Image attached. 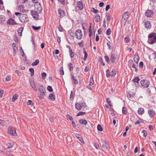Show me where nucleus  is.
Instances as JSON below:
<instances>
[{"mask_svg": "<svg viewBox=\"0 0 156 156\" xmlns=\"http://www.w3.org/2000/svg\"><path fill=\"white\" fill-rule=\"evenodd\" d=\"M15 15L18 16V17L20 22H25V21H27L28 16L26 14L16 12L15 13Z\"/></svg>", "mask_w": 156, "mask_h": 156, "instance_id": "1", "label": "nucleus"}, {"mask_svg": "<svg viewBox=\"0 0 156 156\" xmlns=\"http://www.w3.org/2000/svg\"><path fill=\"white\" fill-rule=\"evenodd\" d=\"M148 38V42L150 44H153L156 42V34L153 33L149 34Z\"/></svg>", "mask_w": 156, "mask_h": 156, "instance_id": "2", "label": "nucleus"}, {"mask_svg": "<svg viewBox=\"0 0 156 156\" xmlns=\"http://www.w3.org/2000/svg\"><path fill=\"white\" fill-rule=\"evenodd\" d=\"M39 90L40 92V94L39 95V97L40 98L42 99L44 98L45 94V90L44 88L42 85L40 86L39 87Z\"/></svg>", "mask_w": 156, "mask_h": 156, "instance_id": "3", "label": "nucleus"}, {"mask_svg": "<svg viewBox=\"0 0 156 156\" xmlns=\"http://www.w3.org/2000/svg\"><path fill=\"white\" fill-rule=\"evenodd\" d=\"M141 86L144 88H147L150 85V82L147 80H142L140 81Z\"/></svg>", "mask_w": 156, "mask_h": 156, "instance_id": "4", "label": "nucleus"}, {"mask_svg": "<svg viewBox=\"0 0 156 156\" xmlns=\"http://www.w3.org/2000/svg\"><path fill=\"white\" fill-rule=\"evenodd\" d=\"M32 2L34 3H35L34 7L39 12H41L42 11V7L41 5V4L39 2H36V0H32Z\"/></svg>", "mask_w": 156, "mask_h": 156, "instance_id": "5", "label": "nucleus"}, {"mask_svg": "<svg viewBox=\"0 0 156 156\" xmlns=\"http://www.w3.org/2000/svg\"><path fill=\"white\" fill-rule=\"evenodd\" d=\"M101 141L103 143L102 145L103 148L105 150H108L109 148V144L107 142L105 139H101Z\"/></svg>", "mask_w": 156, "mask_h": 156, "instance_id": "6", "label": "nucleus"}, {"mask_svg": "<svg viewBox=\"0 0 156 156\" xmlns=\"http://www.w3.org/2000/svg\"><path fill=\"white\" fill-rule=\"evenodd\" d=\"M76 37L78 39H80L82 37V33L80 30H77L75 32Z\"/></svg>", "mask_w": 156, "mask_h": 156, "instance_id": "7", "label": "nucleus"}, {"mask_svg": "<svg viewBox=\"0 0 156 156\" xmlns=\"http://www.w3.org/2000/svg\"><path fill=\"white\" fill-rule=\"evenodd\" d=\"M154 12L152 10H147L145 12V15L149 17H150L152 16L153 15Z\"/></svg>", "mask_w": 156, "mask_h": 156, "instance_id": "8", "label": "nucleus"}, {"mask_svg": "<svg viewBox=\"0 0 156 156\" xmlns=\"http://www.w3.org/2000/svg\"><path fill=\"white\" fill-rule=\"evenodd\" d=\"M30 13L34 18L35 19H38L39 17V15L38 12L37 11L31 10Z\"/></svg>", "mask_w": 156, "mask_h": 156, "instance_id": "9", "label": "nucleus"}, {"mask_svg": "<svg viewBox=\"0 0 156 156\" xmlns=\"http://www.w3.org/2000/svg\"><path fill=\"white\" fill-rule=\"evenodd\" d=\"M8 133L12 136H15L16 135V131L12 130L11 128L10 127H8Z\"/></svg>", "mask_w": 156, "mask_h": 156, "instance_id": "10", "label": "nucleus"}, {"mask_svg": "<svg viewBox=\"0 0 156 156\" xmlns=\"http://www.w3.org/2000/svg\"><path fill=\"white\" fill-rule=\"evenodd\" d=\"M7 23L11 25L18 24V23H16L15 21L12 19H9L7 21Z\"/></svg>", "mask_w": 156, "mask_h": 156, "instance_id": "11", "label": "nucleus"}, {"mask_svg": "<svg viewBox=\"0 0 156 156\" xmlns=\"http://www.w3.org/2000/svg\"><path fill=\"white\" fill-rule=\"evenodd\" d=\"M148 113L151 117L152 118L154 117L155 112L153 109H150L148 111Z\"/></svg>", "mask_w": 156, "mask_h": 156, "instance_id": "12", "label": "nucleus"}, {"mask_svg": "<svg viewBox=\"0 0 156 156\" xmlns=\"http://www.w3.org/2000/svg\"><path fill=\"white\" fill-rule=\"evenodd\" d=\"M76 108L78 110H80L82 108L83 106V104L80 103H76L75 104Z\"/></svg>", "mask_w": 156, "mask_h": 156, "instance_id": "13", "label": "nucleus"}, {"mask_svg": "<svg viewBox=\"0 0 156 156\" xmlns=\"http://www.w3.org/2000/svg\"><path fill=\"white\" fill-rule=\"evenodd\" d=\"M129 15V12L128 11L124 12L122 16V19H123L124 20H126L128 18Z\"/></svg>", "mask_w": 156, "mask_h": 156, "instance_id": "14", "label": "nucleus"}, {"mask_svg": "<svg viewBox=\"0 0 156 156\" xmlns=\"http://www.w3.org/2000/svg\"><path fill=\"white\" fill-rule=\"evenodd\" d=\"M77 7L80 10H81L83 9V7L82 2L81 1H79L77 2Z\"/></svg>", "mask_w": 156, "mask_h": 156, "instance_id": "15", "label": "nucleus"}, {"mask_svg": "<svg viewBox=\"0 0 156 156\" xmlns=\"http://www.w3.org/2000/svg\"><path fill=\"white\" fill-rule=\"evenodd\" d=\"M12 46L14 50L13 52V55L14 56H15L16 54V52L18 51V47L16 46V44L15 43H13L12 44Z\"/></svg>", "mask_w": 156, "mask_h": 156, "instance_id": "16", "label": "nucleus"}, {"mask_svg": "<svg viewBox=\"0 0 156 156\" xmlns=\"http://www.w3.org/2000/svg\"><path fill=\"white\" fill-rule=\"evenodd\" d=\"M145 27L147 29H150L151 28V25L150 22L149 21H147L145 22Z\"/></svg>", "mask_w": 156, "mask_h": 156, "instance_id": "17", "label": "nucleus"}, {"mask_svg": "<svg viewBox=\"0 0 156 156\" xmlns=\"http://www.w3.org/2000/svg\"><path fill=\"white\" fill-rule=\"evenodd\" d=\"M139 57L138 54L136 53L134 56L133 59L134 62L137 64L139 62Z\"/></svg>", "mask_w": 156, "mask_h": 156, "instance_id": "18", "label": "nucleus"}, {"mask_svg": "<svg viewBox=\"0 0 156 156\" xmlns=\"http://www.w3.org/2000/svg\"><path fill=\"white\" fill-rule=\"evenodd\" d=\"M58 54V50L56 49L53 52V55L55 57V59H57L58 58V56L57 54Z\"/></svg>", "mask_w": 156, "mask_h": 156, "instance_id": "19", "label": "nucleus"}, {"mask_svg": "<svg viewBox=\"0 0 156 156\" xmlns=\"http://www.w3.org/2000/svg\"><path fill=\"white\" fill-rule=\"evenodd\" d=\"M91 26L90 25L89 29V37L91 38H94L95 37V34H93L92 31L91 30Z\"/></svg>", "mask_w": 156, "mask_h": 156, "instance_id": "20", "label": "nucleus"}, {"mask_svg": "<svg viewBox=\"0 0 156 156\" xmlns=\"http://www.w3.org/2000/svg\"><path fill=\"white\" fill-rule=\"evenodd\" d=\"M68 48L69 49V53L70 57L71 58H73L74 56V53L73 52L70 47V46H69Z\"/></svg>", "mask_w": 156, "mask_h": 156, "instance_id": "21", "label": "nucleus"}, {"mask_svg": "<svg viewBox=\"0 0 156 156\" xmlns=\"http://www.w3.org/2000/svg\"><path fill=\"white\" fill-rule=\"evenodd\" d=\"M71 76L72 78V80L74 81V84H77L78 83V82L77 79L74 76L73 74H71Z\"/></svg>", "mask_w": 156, "mask_h": 156, "instance_id": "22", "label": "nucleus"}, {"mask_svg": "<svg viewBox=\"0 0 156 156\" xmlns=\"http://www.w3.org/2000/svg\"><path fill=\"white\" fill-rule=\"evenodd\" d=\"M79 122L81 124L86 125L87 124V121L85 119H81L79 120Z\"/></svg>", "mask_w": 156, "mask_h": 156, "instance_id": "23", "label": "nucleus"}, {"mask_svg": "<svg viewBox=\"0 0 156 156\" xmlns=\"http://www.w3.org/2000/svg\"><path fill=\"white\" fill-rule=\"evenodd\" d=\"M65 12L62 10H59V16L61 18L65 16Z\"/></svg>", "mask_w": 156, "mask_h": 156, "instance_id": "24", "label": "nucleus"}, {"mask_svg": "<svg viewBox=\"0 0 156 156\" xmlns=\"http://www.w3.org/2000/svg\"><path fill=\"white\" fill-rule=\"evenodd\" d=\"M100 20V15L98 14H96L95 15V17L94 18V21L96 22H98Z\"/></svg>", "mask_w": 156, "mask_h": 156, "instance_id": "25", "label": "nucleus"}, {"mask_svg": "<svg viewBox=\"0 0 156 156\" xmlns=\"http://www.w3.org/2000/svg\"><path fill=\"white\" fill-rule=\"evenodd\" d=\"M115 54H112L111 55L110 57V59L111 61H112V63H114L115 61Z\"/></svg>", "mask_w": 156, "mask_h": 156, "instance_id": "26", "label": "nucleus"}, {"mask_svg": "<svg viewBox=\"0 0 156 156\" xmlns=\"http://www.w3.org/2000/svg\"><path fill=\"white\" fill-rule=\"evenodd\" d=\"M144 108H139L138 110V114L141 115L144 114Z\"/></svg>", "mask_w": 156, "mask_h": 156, "instance_id": "27", "label": "nucleus"}, {"mask_svg": "<svg viewBox=\"0 0 156 156\" xmlns=\"http://www.w3.org/2000/svg\"><path fill=\"white\" fill-rule=\"evenodd\" d=\"M48 98L52 101H54L55 100V95L52 94H49Z\"/></svg>", "mask_w": 156, "mask_h": 156, "instance_id": "28", "label": "nucleus"}, {"mask_svg": "<svg viewBox=\"0 0 156 156\" xmlns=\"http://www.w3.org/2000/svg\"><path fill=\"white\" fill-rule=\"evenodd\" d=\"M5 20V16L2 15H0V23H3Z\"/></svg>", "mask_w": 156, "mask_h": 156, "instance_id": "29", "label": "nucleus"}, {"mask_svg": "<svg viewBox=\"0 0 156 156\" xmlns=\"http://www.w3.org/2000/svg\"><path fill=\"white\" fill-rule=\"evenodd\" d=\"M75 136L77 137V138L80 140L81 142L83 140V139L81 137V135L78 133H76L75 134Z\"/></svg>", "mask_w": 156, "mask_h": 156, "instance_id": "30", "label": "nucleus"}, {"mask_svg": "<svg viewBox=\"0 0 156 156\" xmlns=\"http://www.w3.org/2000/svg\"><path fill=\"white\" fill-rule=\"evenodd\" d=\"M93 80H90V82L88 86L87 87L89 89H91L92 87H93Z\"/></svg>", "mask_w": 156, "mask_h": 156, "instance_id": "31", "label": "nucleus"}, {"mask_svg": "<svg viewBox=\"0 0 156 156\" xmlns=\"http://www.w3.org/2000/svg\"><path fill=\"white\" fill-rule=\"evenodd\" d=\"M23 30V28L21 27L18 30V32L19 36H21L22 34V32Z\"/></svg>", "mask_w": 156, "mask_h": 156, "instance_id": "32", "label": "nucleus"}, {"mask_svg": "<svg viewBox=\"0 0 156 156\" xmlns=\"http://www.w3.org/2000/svg\"><path fill=\"white\" fill-rule=\"evenodd\" d=\"M68 66L69 67V69L70 71H72L73 69V65L72 63H69L68 64Z\"/></svg>", "mask_w": 156, "mask_h": 156, "instance_id": "33", "label": "nucleus"}, {"mask_svg": "<svg viewBox=\"0 0 156 156\" xmlns=\"http://www.w3.org/2000/svg\"><path fill=\"white\" fill-rule=\"evenodd\" d=\"M140 80V79L139 78V77H135L134 79L133 80V81L134 83H138L139 81Z\"/></svg>", "mask_w": 156, "mask_h": 156, "instance_id": "34", "label": "nucleus"}, {"mask_svg": "<svg viewBox=\"0 0 156 156\" xmlns=\"http://www.w3.org/2000/svg\"><path fill=\"white\" fill-rule=\"evenodd\" d=\"M122 113L125 115H126L127 113V108L126 107H124L122 109Z\"/></svg>", "mask_w": 156, "mask_h": 156, "instance_id": "35", "label": "nucleus"}, {"mask_svg": "<svg viewBox=\"0 0 156 156\" xmlns=\"http://www.w3.org/2000/svg\"><path fill=\"white\" fill-rule=\"evenodd\" d=\"M39 62V60L38 59H37L34 62L32 63V65L33 66H36L38 64Z\"/></svg>", "mask_w": 156, "mask_h": 156, "instance_id": "36", "label": "nucleus"}, {"mask_svg": "<svg viewBox=\"0 0 156 156\" xmlns=\"http://www.w3.org/2000/svg\"><path fill=\"white\" fill-rule=\"evenodd\" d=\"M18 97V95L17 94H15L13 96V98L12 99V101H14L16 100V99H17Z\"/></svg>", "mask_w": 156, "mask_h": 156, "instance_id": "37", "label": "nucleus"}, {"mask_svg": "<svg viewBox=\"0 0 156 156\" xmlns=\"http://www.w3.org/2000/svg\"><path fill=\"white\" fill-rule=\"evenodd\" d=\"M97 129H98V131H100V132H102L103 131V128H102V126L100 124H98V126H97Z\"/></svg>", "mask_w": 156, "mask_h": 156, "instance_id": "38", "label": "nucleus"}, {"mask_svg": "<svg viewBox=\"0 0 156 156\" xmlns=\"http://www.w3.org/2000/svg\"><path fill=\"white\" fill-rule=\"evenodd\" d=\"M29 71L30 72V76H33L34 74V69L33 68H30L29 69Z\"/></svg>", "mask_w": 156, "mask_h": 156, "instance_id": "39", "label": "nucleus"}, {"mask_svg": "<svg viewBox=\"0 0 156 156\" xmlns=\"http://www.w3.org/2000/svg\"><path fill=\"white\" fill-rule=\"evenodd\" d=\"M41 76L42 79L43 80L45 79V77L46 76V74L45 72L42 73L41 74Z\"/></svg>", "mask_w": 156, "mask_h": 156, "instance_id": "40", "label": "nucleus"}, {"mask_svg": "<svg viewBox=\"0 0 156 156\" xmlns=\"http://www.w3.org/2000/svg\"><path fill=\"white\" fill-rule=\"evenodd\" d=\"M116 74V72L115 69H113L110 73V75L111 76H114Z\"/></svg>", "mask_w": 156, "mask_h": 156, "instance_id": "41", "label": "nucleus"}, {"mask_svg": "<svg viewBox=\"0 0 156 156\" xmlns=\"http://www.w3.org/2000/svg\"><path fill=\"white\" fill-rule=\"evenodd\" d=\"M7 147L8 148H10L12 147L13 144L10 143H8L7 144Z\"/></svg>", "mask_w": 156, "mask_h": 156, "instance_id": "42", "label": "nucleus"}, {"mask_svg": "<svg viewBox=\"0 0 156 156\" xmlns=\"http://www.w3.org/2000/svg\"><path fill=\"white\" fill-rule=\"evenodd\" d=\"M142 133L143 134L144 136L146 137L147 135V132L146 130H143L142 132Z\"/></svg>", "mask_w": 156, "mask_h": 156, "instance_id": "43", "label": "nucleus"}, {"mask_svg": "<svg viewBox=\"0 0 156 156\" xmlns=\"http://www.w3.org/2000/svg\"><path fill=\"white\" fill-rule=\"evenodd\" d=\"M47 89L49 92H52L53 91V89L50 86H48L47 87Z\"/></svg>", "mask_w": 156, "mask_h": 156, "instance_id": "44", "label": "nucleus"}, {"mask_svg": "<svg viewBox=\"0 0 156 156\" xmlns=\"http://www.w3.org/2000/svg\"><path fill=\"white\" fill-rule=\"evenodd\" d=\"M85 114V112H80L78 113L76 115V116H78L80 115H82Z\"/></svg>", "mask_w": 156, "mask_h": 156, "instance_id": "45", "label": "nucleus"}, {"mask_svg": "<svg viewBox=\"0 0 156 156\" xmlns=\"http://www.w3.org/2000/svg\"><path fill=\"white\" fill-rule=\"evenodd\" d=\"M84 57L83 58V60L84 61H85L87 58L88 55H87V53L85 51H84Z\"/></svg>", "mask_w": 156, "mask_h": 156, "instance_id": "46", "label": "nucleus"}, {"mask_svg": "<svg viewBox=\"0 0 156 156\" xmlns=\"http://www.w3.org/2000/svg\"><path fill=\"white\" fill-rule=\"evenodd\" d=\"M109 69H107L106 70V76L107 77H109L110 76H111V75H110V73H109Z\"/></svg>", "mask_w": 156, "mask_h": 156, "instance_id": "47", "label": "nucleus"}, {"mask_svg": "<svg viewBox=\"0 0 156 156\" xmlns=\"http://www.w3.org/2000/svg\"><path fill=\"white\" fill-rule=\"evenodd\" d=\"M32 27L35 30H37L39 29L40 28V26H38L37 27H36L34 26H32Z\"/></svg>", "mask_w": 156, "mask_h": 156, "instance_id": "48", "label": "nucleus"}, {"mask_svg": "<svg viewBox=\"0 0 156 156\" xmlns=\"http://www.w3.org/2000/svg\"><path fill=\"white\" fill-rule=\"evenodd\" d=\"M91 11L95 13H97L98 12V10L97 9H95L94 8H92L91 9Z\"/></svg>", "mask_w": 156, "mask_h": 156, "instance_id": "49", "label": "nucleus"}, {"mask_svg": "<svg viewBox=\"0 0 156 156\" xmlns=\"http://www.w3.org/2000/svg\"><path fill=\"white\" fill-rule=\"evenodd\" d=\"M129 38L128 37H126L124 39L125 42L126 43H127L129 41Z\"/></svg>", "mask_w": 156, "mask_h": 156, "instance_id": "50", "label": "nucleus"}, {"mask_svg": "<svg viewBox=\"0 0 156 156\" xmlns=\"http://www.w3.org/2000/svg\"><path fill=\"white\" fill-rule=\"evenodd\" d=\"M94 146L97 149H98L99 147V145L96 142L94 143Z\"/></svg>", "mask_w": 156, "mask_h": 156, "instance_id": "51", "label": "nucleus"}, {"mask_svg": "<svg viewBox=\"0 0 156 156\" xmlns=\"http://www.w3.org/2000/svg\"><path fill=\"white\" fill-rule=\"evenodd\" d=\"M111 33V30L110 28L108 29L106 31V34L107 35H109Z\"/></svg>", "mask_w": 156, "mask_h": 156, "instance_id": "52", "label": "nucleus"}, {"mask_svg": "<svg viewBox=\"0 0 156 156\" xmlns=\"http://www.w3.org/2000/svg\"><path fill=\"white\" fill-rule=\"evenodd\" d=\"M60 74L61 75H63L64 74V72L62 67H61L60 69Z\"/></svg>", "mask_w": 156, "mask_h": 156, "instance_id": "53", "label": "nucleus"}, {"mask_svg": "<svg viewBox=\"0 0 156 156\" xmlns=\"http://www.w3.org/2000/svg\"><path fill=\"white\" fill-rule=\"evenodd\" d=\"M6 154L8 156H12V154H11L10 151H7L6 152Z\"/></svg>", "mask_w": 156, "mask_h": 156, "instance_id": "54", "label": "nucleus"}, {"mask_svg": "<svg viewBox=\"0 0 156 156\" xmlns=\"http://www.w3.org/2000/svg\"><path fill=\"white\" fill-rule=\"evenodd\" d=\"M107 101L108 103V104L110 106L112 107V104L111 103V101H110V99L109 98H107Z\"/></svg>", "mask_w": 156, "mask_h": 156, "instance_id": "55", "label": "nucleus"}, {"mask_svg": "<svg viewBox=\"0 0 156 156\" xmlns=\"http://www.w3.org/2000/svg\"><path fill=\"white\" fill-rule=\"evenodd\" d=\"M73 91H71V94L70 95V100H73Z\"/></svg>", "mask_w": 156, "mask_h": 156, "instance_id": "56", "label": "nucleus"}, {"mask_svg": "<svg viewBox=\"0 0 156 156\" xmlns=\"http://www.w3.org/2000/svg\"><path fill=\"white\" fill-rule=\"evenodd\" d=\"M23 6L22 5H20L18 7V9L20 11H22L23 10Z\"/></svg>", "mask_w": 156, "mask_h": 156, "instance_id": "57", "label": "nucleus"}, {"mask_svg": "<svg viewBox=\"0 0 156 156\" xmlns=\"http://www.w3.org/2000/svg\"><path fill=\"white\" fill-rule=\"evenodd\" d=\"M6 80L7 81H9L10 80L11 76L10 75H8L5 78Z\"/></svg>", "mask_w": 156, "mask_h": 156, "instance_id": "58", "label": "nucleus"}, {"mask_svg": "<svg viewBox=\"0 0 156 156\" xmlns=\"http://www.w3.org/2000/svg\"><path fill=\"white\" fill-rule=\"evenodd\" d=\"M66 117L68 118L70 120L72 121L73 120V119L72 116H71L69 115H67Z\"/></svg>", "mask_w": 156, "mask_h": 156, "instance_id": "59", "label": "nucleus"}, {"mask_svg": "<svg viewBox=\"0 0 156 156\" xmlns=\"http://www.w3.org/2000/svg\"><path fill=\"white\" fill-rule=\"evenodd\" d=\"M105 58L106 61L108 62L109 61V57L108 56H105Z\"/></svg>", "mask_w": 156, "mask_h": 156, "instance_id": "60", "label": "nucleus"}, {"mask_svg": "<svg viewBox=\"0 0 156 156\" xmlns=\"http://www.w3.org/2000/svg\"><path fill=\"white\" fill-rule=\"evenodd\" d=\"M30 84L32 88L34 87L35 86V85L33 82H30Z\"/></svg>", "mask_w": 156, "mask_h": 156, "instance_id": "61", "label": "nucleus"}, {"mask_svg": "<svg viewBox=\"0 0 156 156\" xmlns=\"http://www.w3.org/2000/svg\"><path fill=\"white\" fill-rule=\"evenodd\" d=\"M110 8V5H107L106 6L105 11H107Z\"/></svg>", "mask_w": 156, "mask_h": 156, "instance_id": "62", "label": "nucleus"}, {"mask_svg": "<svg viewBox=\"0 0 156 156\" xmlns=\"http://www.w3.org/2000/svg\"><path fill=\"white\" fill-rule=\"evenodd\" d=\"M139 66L140 67L142 68L143 67V62H140L139 63Z\"/></svg>", "mask_w": 156, "mask_h": 156, "instance_id": "63", "label": "nucleus"}, {"mask_svg": "<svg viewBox=\"0 0 156 156\" xmlns=\"http://www.w3.org/2000/svg\"><path fill=\"white\" fill-rule=\"evenodd\" d=\"M15 72H16V73H17V75L18 76H21V73L20 72H19L18 70H16Z\"/></svg>", "mask_w": 156, "mask_h": 156, "instance_id": "64", "label": "nucleus"}]
</instances>
